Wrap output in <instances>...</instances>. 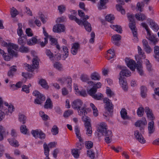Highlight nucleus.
<instances>
[{"mask_svg":"<svg viewBox=\"0 0 159 159\" xmlns=\"http://www.w3.org/2000/svg\"><path fill=\"white\" fill-rule=\"evenodd\" d=\"M106 124L104 122L100 123L98 128V132L105 136V140L107 143H110L112 140L113 134L111 130L107 129Z\"/></svg>","mask_w":159,"mask_h":159,"instance_id":"obj_1","label":"nucleus"},{"mask_svg":"<svg viewBox=\"0 0 159 159\" xmlns=\"http://www.w3.org/2000/svg\"><path fill=\"white\" fill-rule=\"evenodd\" d=\"M127 65L132 70L134 71L136 68L140 75L143 76V75L144 73L143 70L142 64L140 61H138L136 63L134 60H130L127 63Z\"/></svg>","mask_w":159,"mask_h":159,"instance_id":"obj_2","label":"nucleus"},{"mask_svg":"<svg viewBox=\"0 0 159 159\" xmlns=\"http://www.w3.org/2000/svg\"><path fill=\"white\" fill-rule=\"evenodd\" d=\"M82 119L84 122V126L86 129V134L89 136H90L92 133V130L90 119L88 117L84 115Z\"/></svg>","mask_w":159,"mask_h":159,"instance_id":"obj_3","label":"nucleus"},{"mask_svg":"<svg viewBox=\"0 0 159 159\" xmlns=\"http://www.w3.org/2000/svg\"><path fill=\"white\" fill-rule=\"evenodd\" d=\"M33 94V95L37 97L34 102V103L36 104H41L45 100V96L37 90L34 91Z\"/></svg>","mask_w":159,"mask_h":159,"instance_id":"obj_4","label":"nucleus"},{"mask_svg":"<svg viewBox=\"0 0 159 159\" xmlns=\"http://www.w3.org/2000/svg\"><path fill=\"white\" fill-rule=\"evenodd\" d=\"M18 48V45L11 43H8V47L7 48L8 53L9 55L12 57H16L18 56L17 52L14 51L13 49L16 50Z\"/></svg>","mask_w":159,"mask_h":159,"instance_id":"obj_5","label":"nucleus"},{"mask_svg":"<svg viewBox=\"0 0 159 159\" xmlns=\"http://www.w3.org/2000/svg\"><path fill=\"white\" fill-rule=\"evenodd\" d=\"M89 18V16L88 15H86L84 17L82 18L81 21V24L84 26L86 30L89 32H90L92 30L91 25L87 21V20Z\"/></svg>","mask_w":159,"mask_h":159,"instance_id":"obj_6","label":"nucleus"},{"mask_svg":"<svg viewBox=\"0 0 159 159\" xmlns=\"http://www.w3.org/2000/svg\"><path fill=\"white\" fill-rule=\"evenodd\" d=\"M31 133L33 136L36 138H39L40 139H44L45 137V134L40 130L36 129L32 130Z\"/></svg>","mask_w":159,"mask_h":159,"instance_id":"obj_7","label":"nucleus"},{"mask_svg":"<svg viewBox=\"0 0 159 159\" xmlns=\"http://www.w3.org/2000/svg\"><path fill=\"white\" fill-rule=\"evenodd\" d=\"M104 103H106L105 108L110 113H112L113 109V105L111 102V100L107 98H105L103 99Z\"/></svg>","mask_w":159,"mask_h":159,"instance_id":"obj_8","label":"nucleus"},{"mask_svg":"<svg viewBox=\"0 0 159 159\" xmlns=\"http://www.w3.org/2000/svg\"><path fill=\"white\" fill-rule=\"evenodd\" d=\"M146 38L150 42V44L153 45L156 44L158 41V39L154 35L151 34L150 32L147 33Z\"/></svg>","mask_w":159,"mask_h":159,"instance_id":"obj_9","label":"nucleus"},{"mask_svg":"<svg viewBox=\"0 0 159 159\" xmlns=\"http://www.w3.org/2000/svg\"><path fill=\"white\" fill-rule=\"evenodd\" d=\"M147 124V122L145 118H142V120H139L135 123L134 125L136 127H139L140 130L142 131L144 129L145 126Z\"/></svg>","mask_w":159,"mask_h":159,"instance_id":"obj_10","label":"nucleus"},{"mask_svg":"<svg viewBox=\"0 0 159 159\" xmlns=\"http://www.w3.org/2000/svg\"><path fill=\"white\" fill-rule=\"evenodd\" d=\"M134 134L136 139L139 143L142 144H144L146 143V140L142 134L139 132L138 130H137L134 131Z\"/></svg>","mask_w":159,"mask_h":159,"instance_id":"obj_11","label":"nucleus"},{"mask_svg":"<svg viewBox=\"0 0 159 159\" xmlns=\"http://www.w3.org/2000/svg\"><path fill=\"white\" fill-rule=\"evenodd\" d=\"M83 104V103L81 100L77 99L72 102L71 106L74 109L77 110L81 108Z\"/></svg>","mask_w":159,"mask_h":159,"instance_id":"obj_12","label":"nucleus"},{"mask_svg":"<svg viewBox=\"0 0 159 159\" xmlns=\"http://www.w3.org/2000/svg\"><path fill=\"white\" fill-rule=\"evenodd\" d=\"M58 81H59L61 84H64L65 82L67 83V87L68 88L70 89H71V84H72V79L70 77H63L61 79H59L58 80Z\"/></svg>","mask_w":159,"mask_h":159,"instance_id":"obj_13","label":"nucleus"},{"mask_svg":"<svg viewBox=\"0 0 159 159\" xmlns=\"http://www.w3.org/2000/svg\"><path fill=\"white\" fill-rule=\"evenodd\" d=\"M80 49V45L78 43H73L71 49V52L74 55L77 53Z\"/></svg>","mask_w":159,"mask_h":159,"instance_id":"obj_14","label":"nucleus"},{"mask_svg":"<svg viewBox=\"0 0 159 159\" xmlns=\"http://www.w3.org/2000/svg\"><path fill=\"white\" fill-rule=\"evenodd\" d=\"M144 110L148 118L151 121H153L155 119V117L152 113V111L148 107H145Z\"/></svg>","mask_w":159,"mask_h":159,"instance_id":"obj_15","label":"nucleus"},{"mask_svg":"<svg viewBox=\"0 0 159 159\" xmlns=\"http://www.w3.org/2000/svg\"><path fill=\"white\" fill-rule=\"evenodd\" d=\"M142 43L144 49L146 53H150L152 51V50L148 45L147 41L146 39H143Z\"/></svg>","mask_w":159,"mask_h":159,"instance_id":"obj_16","label":"nucleus"},{"mask_svg":"<svg viewBox=\"0 0 159 159\" xmlns=\"http://www.w3.org/2000/svg\"><path fill=\"white\" fill-rule=\"evenodd\" d=\"M119 83L123 90L126 91L128 89V86L127 82L124 78H119Z\"/></svg>","mask_w":159,"mask_h":159,"instance_id":"obj_17","label":"nucleus"},{"mask_svg":"<svg viewBox=\"0 0 159 159\" xmlns=\"http://www.w3.org/2000/svg\"><path fill=\"white\" fill-rule=\"evenodd\" d=\"M131 72L128 69H126V67H125L123 68V69L120 72L119 74V78H124V76L128 77L131 75Z\"/></svg>","mask_w":159,"mask_h":159,"instance_id":"obj_18","label":"nucleus"},{"mask_svg":"<svg viewBox=\"0 0 159 159\" xmlns=\"http://www.w3.org/2000/svg\"><path fill=\"white\" fill-rule=\"evenodd\" d=\"M108 2V0H100L98 4V7L99 10H102L107 8L106 4Z\"/></svg>","mask_w":159,"mask_h":159,"instance_id":"obj_19","label":"nucleus"},{"mask_svg":"<svg viewBox=\"0 0 159 159\" xmlns=\"http://www.w3.org/2000/svg\"><path fill=\"white\" fill-rule=\"evenodd\" d=\"M65 30L64 26L62 24L57 25L53 28V31L55 32H63Z\"/></svg>","mask_w":159,"mask_h":159,"instance_id":"obj_20","label":"nucleus"},{"mask_svg":"<svg viewBox=\"0 0 159 159\" xmlns=\"http://www.w3.org/2000/svg\"><path fill=\"white\" fill-rule=\"evenodd\" d=\"M7 107V108L4 107L3 110H2L5 112V115L10 116L12 112L14 111V107L12 105H10Z\"/></svg>","mask_w":159,"mask_h":159,"instance_id":"obj_21","label":"nucleus"},{"mask_svg":"<svg viewBox=\"0 0 159 159\" xmlns=\"http://www.w3.org/2000/svg\"><path fill=\"white\" fill-rule=\"evenodd\" d=\"M153 57L156 61H159V46H155L154 48Z\"/></svg>","mask_w":159,"mask_h":159,"instance_id":"obj_22","label":"nucleus"},{"mask_svg":"<svg viewBox=\"0 0 159 159\" xmlns=\"http://www.w3.org/2000/svg\"><path fill=\"white\" fill-rule=\"evenodd\" d=\"M44 108L47 109H52L53 107L52 103L50 98H47L44 106Z\"/></svg>","mask_w":159,"mask_h":159,"instance_id":"obj_23","label":"nucleus"},{"mask_svg":"<svg viewBox=\"0 0 159 159\" xmlns=\"http://www.w3.org/2000/svg\"><path fill=\"white\" fill-rule=\"evenodd\" d=\"M120 114L121 117L123 120L130 119V117L127 115L126 110L125 108H123L121 109Z\"/></svg>","mask_w":159,"mask_h":159,"instance_id":"obj_24","label":"nucleus"},{"mask_svg":"<svg viewBox=\"0 0 159 159\" xmlns=\"http://www.w3.org/2000/svg\"><path fill=\"white\" fill-rule=\"evenodd\" d=\"M148 129L149 134L153 133L155 131L154 127V122L153 121H151L148 124Z\"/></svg>","mask_w":159,"mask_h":159,"instance_id":"obj_25","label":"nucleus"},{"mask_svg":"<svg viewBox=\"0 0 159 159\" xmlns=\"http://www.w3.org/2000/svg\"><path fill=\"white\" fill-rule=\"evenodd\" d=\"M62 51L64 53L62 54V59L63 60H65L66 58L68 57L69 54V52L68 49L67 47L65 46H63L62 47Z\"/></svg>","mask_w":159,"mask_h":159,"instance_id":"obj_26","label":"nucleus"},{"mask_svg":"<svg viewBox=\"0 0 159 159\" xmlns=\"http://www.w3.org/2000/svg\"><path fill=\"white\" fill-rule=\"evenodd\" d=\"M128 18L129 21V27H132L134 25H135V23L134 19V16L133 15H128L127 16Z\"/></svg>","mask_w":159,"mask_h":159,"instance_id":"obj_27","label":"nucleus"},{"mask_svg":"<svg viewBox=\"0 0 159 159\" xmlns=\"http://www.w3.org/2000/svg\"><path fill=\"white\" fill-rule=\"evenodd\" d=\"M148 21L150 22V25L153 29L154 30L157 31L159 29V26L157 24L150 19H148Z\"/></svg>","mask_w":159,"mask_h":159,"instance_id":"obj_28","label":"nucleus"},{"mask_svg":"<svg viewBox=\"0 0 159 159\" xmlns=\"http://www.w3.org/2000/svg\"><path fill=\"white\" fill-rule=\"evenodd\" d=\"M43 148L44 151V154L46 156V157L44 159H50V158L49 157L50 150L48 145L46 143H44L43 144Z\"/></svg>","mask_w":159,"mask_h":159,"instance_id":"obj_29","label":"nucleus"},{"mask_svg":"<svg viewBox=\"0 0 159 159\" xmlns=\"http://www.w3.org/2000/svg\"><path fill=\"white\" fill-rule=\"evenodd\" d=\"M107 59H108L110 60L114 57L115 53L114 49H109L107 51Z\"/></svg>","mask_w":159,"mask_h":159,"instance_id":"obj_30","label":"nucleus"},{"mask_svg":"<svg viewBox=\"0 0 159 159\" xmlns=\"http://www.w3.org/2000/svg\"><path fill=\"white\" fill-rule=\"evenodd\" d=\"M39 83L43 88L44 89H48L49 88V86L48 84V83L44 79H41L39 80Z\"/></svg>","mask_w":159,"mask_h":159,"instance_id":"obj_31","label":"nucleus"},{"mask_svg":"<svg viewBox=\"0 0 159 159\" xmlns=\"http://www.w3.org/2000/svg\"><path fill=\"white\" fill-rule=\"evenodd\" d=\"M136 18L139 20L143 21L146 19L147 17L143 13H139L135 15Z\"/></svg>","mask_w":159,"mask_h":159,"instance_id":"obj_32","label":"nucleus"},{"mask_svg":"<svg viewBox=\"0 0 159 159\" xmlns=\"http://www.w3.org/2000/svg\"><path fill=\"white\" fill-rule=\"evenodd\" d=\"M0 133L3 136L5 137L8 135L9 132L2 125H0Z\"/></svg>","mask_w":159,"mask_h":159,"instance_id":"obj_33","label":"nucleus"},{"mask_svg":"<svg viewBox=\"0 0 159 159\" xmlns=\"http://www.w3.org/2000/svg\"><path fill=\"white\" fill-rule=\"evenodd\" d=\"M27 40V36L25 35V36L20 37L18 39V43L21 45H24L26 43V42Z\"/></svg>","mask_w":159,"mask_h":159,"instance_id":"obj_34","label":"nucleus"},{"mask_svg":"<svg viewBox=\"0 0 159 159\" xmlns=\"http://www.w3.org/2000/svg\"><path fill=\"white\" fill-rule=\"evenodd\" d=\"M147 91V89L145 86H142L141 87V95L143 98H145L146 97Z\"/></svg>","mask_w":159,"mask_h":159,"instance_id":"obj_35","label":"nucleus"},{"mask_svg":"<svg viewBox=\"0 0 159 159\" xmlns=\"http://www.w3.org/2000/svg\"><path fill=\"white\" fill-rule=\"evenodd\" d=\"M38 43V40L35 37H32L31 39L27 41V44L30 46L34 45Z\"/></svg>","mask_w":159,"mask_h":159,"instance_id":"obj_36","label":"nucleus"},{"mask_svg":"<svg viewBox=\"0 0 159 159\" xmlns=\"http://www.w3.org/2000/svg\"><path fill=\"white\" fill-rule=\"evenodd\" d=\"M110 27L119 33L121 34L122 33V30L121 26L117 25H111Z\"/></svg>","mask_w":159,"mask_h":159,"instance_id":"obj_37","label":"nucleus"},{"mask_svg":"<svg viewBox=\"0 0 159 159\" xmlns=\"http://www.w3.org/2000/svg\"><path fill=\"white\" fill-rule=\"evenodd\" d=\"M75 129L76 137L79 139V141L80 142H83V140L81 138V134L80 133V130L79 129L78 126H75Z\"/></svg>","mask_w":159,"mask_h":159,"instance_id":"obj_38","label":"nucleus"},{"mask_svg":"<svg viewBox=\"0 0 159 159\" xmlns=\"http://www.w3.org/2000/svg\"><path fill=\"white\" fill-rule=\"evenodd\" d=\"M77 110L78 111L79 115L80 116L83 115H85L87 114V112L86 111V108L84 106L81 107V108H80V109Z\"/></svg>","mask_w":159,"mask_h":159,"instance_id":"obj_39","label":"nucleus"},{"mask_svg":"<svg viewBox=\"0 0 159 159\" xmlns=\"http://www.w3.org/2000/svg\"><path fill=\"white\" fill-rule=\"evenodd\" d=\"M90 77L92 80H100V76L98 73L94 72L91 74Z\"/></svg>","mask_w":159,"mask_h":159,"instance_id":"obj_40","label":"nucleus"},{"mask_svg":"<svg viewBox=\"0 0 159 159\" xmlns=\"http://www.w3.org/2000/svg\"><path fill=\"white\" fill-rule=\"evenodd\" d=\"M69 17L70 20H75V22L79 25L81 24V20H79L75 16L72 15H69Z\"/></svg>","mask_w":159,"mask_h":159,"instance_id":"obj_41","label":"nucleus"},{"mask_svg":"<svg viewBox=\"0 0 159 159\" xmlns=\"http://www.w3.org/2000/svg\"><path fill=\"white\" fill-rule=\"evenodd\" d=\"M97 91V89L95 88L93 86V87L91 88L89 90L87 91L88 94H89L91 97L95 94Z\"/></svg>","mask_w":159,"mask_h":159,"instance_id":"obj_42","label":"nucleus"},{"mask_svg":"<svg viewBox=\"0 0 159 159\" xmlns=\"http://www.w3.org/2000/svg\"><path fill=\"white\" fill-rule=\"evenodd\" d=\"M137 114L139 116H142L144 114V108L143 107H139L137 111Z\"/></svg>","mask_w":159,"mask_h":159,"instance_id":"obj_43","label":"nucleus"},{"mask_svg":"<svg viewBox=\"0 0 159 159\" xmlns=\"http://www.w3.org/2000/svg\"><path fill=\"white\" fill-rule=\"evenodd\" d=\"M138 52L139 55L141 56V57L142 59H144L146 57L145 55L144 52L142 50L141 48L139 46H138Z\"/></svg>","mask_w":159,"mask_h":159,"instance_id":"obj_44","label":"nucleus"},{"mask_svg":"<svg viewBox=\"0 0 159 159\" xmlns=\"http://www.w3.org/2000/svg\"><path fill=\"white\" fill-rule=\"evenodd\" d=\"M11 13L12 17H15L19 13L17 10L14 7L11 8Z\"/></svg>","mask_w":159,"mask_h":159,"instance_id":"obj_45","label":"nucleus"},{"mask_svg":"<svg viewBox=\"0 0 159 159\" xmlns=\"http://www.w3.org/2000/svg\"><path fill=\"white\" fill-rule=\"evenodd\" d=\"M115 17L114 16L111 14L108 15L105 17L106 20L108 22L111 23L112 22V21L114 20Z\"/></svg>","mask_w":159,"mask_h":159,"instance_id":"obj_46","label":"nucleus"},{"mask_svg":"<svg viewBox=\"0 0 159 159\" xmlns=\"http://www.w3.org/2000/svg\"><path fill=\"white\" fill-rule=\"evenodd\" d=\"M81 80L83 82H87L89 79L88 76L87 75L82 74L80 77Z\"/></svg>","mask_w":159,"mask_h":159,"instance_id":"obj_47","label":"nucleus"},{"mask_svg":"<svg viewBox=\"0 0 159 159\" xmlns=\"http://www.w3.org/2000/svg\"><path fill=\"white\" fill-rule=\"evenodd\" d=\"M26 119V117L24 115L22 114H20L19 115V120L23 124H24L25 123Z\"/></svg>","mask_w":159,"mask_h":159,"instance_id":"obj_48","label":"nucleus"},{"mask_svg":"<svg viewBox=\"0 0 159 159\" xmlns=\"http://www.w3.org/2000/svg\"><path fill=\"white\" fill-rule=\"evenodd\" d=\"M18 28L17 30V34L20 37H22L21 35L23 34V32L22 30V25L21 23H18Z\"/></svg>","mask_w":159,"mask_h":159,"instance_id":"obj_49","label":"nucleus"},{"mask_svg":"<svg viewBox=\"0 0 159 159\" xmlns=\"http://www.w3.org/2000/svg\"><path fill=\"white\" fill-rule=\"evenodd\" d=\"M25 69L29 71H32L34 70L35 68L33 65H31L26 63L25 64Z\"/></svg>","mask_w":159,"mask_h":159,"instance_id":"obj_50","label":"nucleus"},{"mask_svg":"<svg viewBox=\"0 0 159 159\" xmlns=\"http://www.w3.org/2000/svg\"><path fill=\"white\" fill-rule=\"evenodd\" d=\"M88 156L91 159H94L95 158V154L94 152L91 149L87 151Z\"/></svg>","mask_w":159,"mask_h":159,"instance_id":"obj_51","label":"nucleus"},{"mask_svg":"<svg viewBox=\"0 0 159 159\" xmlns=\"http://www.w3.org/2000/svg\"><path fill=\"white\" fill-rule=\"evenodd\" d=\"M116 7L117 10L120 11L122 14H125V10L122 7L121 5H116Z\"/></svg>","mask_w":159,"mask_h":159,"instance_id":"obj_52","label":"nucleus"},{"mask_svg":"<svg viewBox=\"0 0 159 159\" xmlns=\"http://www.w3.org/2000/svg\"><path fill=\"white\" fill-rule=\"evenodd\" d=\"M103 97V95L101 93H99L97 94H95L92 97L95 100H100Z\"/></svg>","mask_w":159,"mask_h":159,"instance_id":"obj_53","label":"nucleus"},{"mask_svg":"<svg viewBox=\"0 0 159 159\" xmlns=\"http://www.w3.org/2000/svg\"><path fill=\"white\" fill-rule=\"evenodd\" d=\"M20 51L21 52L27 53L29 51V48L24 45L21 46L19 49Z\"/></svg>","mask_w":159,"mask_h":159,"instance_id":"obj_54","label":"nucleus"},{"mask_svg":"<svg viewBox=\"0 0 159 159\" xmlns=\"http://www.w3.org/2000/svg\"><path fill=\"white\" fill-rule=\"evenodd\" d=\"M58 129L56 125H54L53 126L51 131L53 135H56L58 134Z\"/></svg>","mask_w":159,"mask_h":159,"instance_id":"obj_55","label":"nucleus"},{"mask_svg":"<svg viewBox=\"0 0 159 159\" xmlns=\"http://www.w3.org/2000/svg\"><path fill=\"white\" fill-rule=\"evenodd\" d=\"M107 89H106V93L108 96L109 97H112L114 96V93L110 89H109L108 87H107Z\"/></svg>","mask_w":159,"mask_h":159,"instance_id":"obj_56","label":"nucleus"},{"mask_svg":"<svg viewBox=\"0 0 159 159\" xmlns=\"http://www.w3.org/2000/svg\"><path fill=\"white\" fill-rule=\"evenodd\" d=\"M129 28L130 29L132 32L134 36L135 37H137V29L136 28L135 25H134V26H132L131 28L129 27Z\"/></svg>","mask_w":159,"mask_h":159,"instance_id":"obj_57","label":"nucleus"},{"mask_svg":"<svg viewBox=\"0 0 159 159\" xmlns=\"http://www.w3.org/2000/svg\"><path fill=\"white\" fill-rule=\"evenodd\" d=\"M21 132L23 134H26L27 131V129L25 125H21L20 128Z\"/></svg>","mask_w":159,"mask_h":159,"instance_id":"obj_58","label":"nucleus"},{"mask_svg":"<svg viewBox=\"0 0 159 159\" xmlns=\"http://www.w3.org/2000/svg\"><path fill=\"white\" fill-rule=\"evenodd\" d=\"M10 144L15 147H18L19 146L18 142L16 140L9 141Z\"/></svg>","mask_w":159,"mask_h":159,"instance_id":"obj_59","label":"nucleus"},{"mask_svg":"<svg viewBox=\"0 0 159 159\" xmlns=\"http://www.w3.org/2000/svg\"><path fill=\"white\" fill-rule=\"evenodd\" d=\"M121 36L118 34H116L112 36V39L114 41H119L121 39Z\"/></svg>","mask_w":159,"mask_h":159,"instance_id":"obj_60","label":"nucleus"},{"mask_svg":"<svg viewBox=\"0 0 159 159\" xmlns=\"http://www.w3.org/2000/svg\"><path fill=\"white\" fill-rule=\"evenodd\" d=\"M144 5L143 3L141 4L140 2H138L137 4V10L139 11L140 12H142L143 11L142 9L144 7Z\"/></svg>","mask_w":159,"mask_h":159,"instance_id":"obj_61","label":"nucleus"},{"mask_svg":"<svg viewBox=\"0 0 159 159\" xmlns=\"http://www.w3.org/2000/svg\"><path fill=\"white\" fill-rule=\"evenodd\" d=\"M33 65L34 67L35 68H36L39 65V62L37 60V57L34 58L33 60Z\"/></svg>","mask_w":159,"mask_h":159,"instance_id":"obj_62","label":"nucleus"},{"mask_svg":"<svg viewBox=\"0 0 159 159\" xmlns=\"http://www.w3.org/2000/svg\"><path fill=\"white\" fill-rule=\"evenodd\" d=\"M58 9L59 11V12L62 14L66 10V7L65 6L63 5H61L58 6Z\"/></svg>","mask_w":159,"mask_h":159,"instance_id":"obj_63","label":"nucleus"},{"mask_svg":"<svg viewBox=\"0 0 159 159\" xmlns=\"http://www.w3.org/2000/svg\"><path fill=\"white\" fill-rule=\"evenodd\" d=\"M154 94H153V98L156 99V95H157L159 97V88L157 87L155 88L154 89Z\"/></svg>","mask_w":159,"mask_h":159,"instance_id":"obj_64","label":"nucleus"}]
</instances>
